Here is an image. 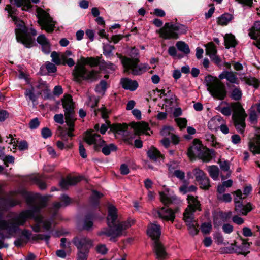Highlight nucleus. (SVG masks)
<instances>
[{
  "mask_svg": "<svg viewBox=\"0 0 260 260\" xmlns=\"http://www.w3.org/2000/svg\"><path fill=\"white\" fill-rule=\"evenodd\" d=\"M61 203L56 202L54 204L55 209L59 208L61 207L66 206L68 205L71 202L70 198L66 196L63 195L60 197Z\"/></svg>",
  "mask_w": 260,
  "mask_h": 260,
  "instance_id": "58836bf2",
  "label": "nucleus"
},
{
  "mask_svg": "<svg viewBox=\"0 0 260 260\" xmlns=\"http://www.w3.org/2000/svg\"><path fill=\"white\" fill-rule=\"evenodd\" d=\"M147 234L153 240H154V250L157 258H163L166 255L164 248L158 241L160 235V227L158 224L151 223L147 229Z\"/></svg>",
  "mask_w": 260,
  "mask_h": 260,
  "instance_id": "6e6552de",
  "label": "nucleus"
},
{
  "mask_svg": "<svg viewBox=\"0 0 260 260\" xmlns=\"http://www.w3.org/2000/svg\"><path fill=\"white\" fill-rule=\"evenodd\" d=\"M198 182L200 185V187L202 189H208L210 186L209 179L207 176L200 180Z\"/></svg>",
  "mask_w": 260,
  "mask_h": 260,
  "instance_id": "603ef678",
  "label": "nucleus"
},
{
  "mask_svg": "<svg viewBox=\"0 0 260 260\" xmlns=\"http://www.w3.org/2000/svg\"><path fill=\"white\" fill-rule=\"evenodd\" d=\"M198 142L197 144H194L190 147L187 151L188 156L193 159L195 157H201L204 161H208L211 157L208 150L202 148L201 144L198 140H194V142Z\"/></svg>",
  "mask_w": 260,
  "mask_h": 260,
  "instance_id": "9b49d317",
  "label": "nucleus"
},
{
  "mask_svg": "<svg viewBox=\"0 0 260 260\" xmlns=\"http://www.w3.org/2000/svg\"><path fill=\"white\" fill-rule=\"evenodd\" d=\"M242 94V91L239 88L234 87L231 90L230 96L233 100L238 101L241 99Z\"/></svg>",
  "mask_w": 260,
  "mask_h": 260,
  "instance_id": "79ce46f5",
  "label": "nucleus"
},
{
  "mask_svg": "<svg viewBox=\"0 0 260 260\" xmlns=\"http://www.w3.org/2000/svg\"><path fill=\"white\" fill-rule=\"evenodd\" d=\"M175 30L177 32L178 35L179 34H185L187 31V27L182 24H174Z\"/></svg>",
  "mask_w": 260,
  "mask_h": 260,
  "instance_id": "864d4df0",
  "label": "nucleus"
},
{
  "mask_svg": "<svg viewBox=\"0 0 260 260\" xmlns=\"http://www.w3.org/2000/svg\"><path fill=\"white\" fill-rule=\"evenodd\" d=\"M93 226V221L92 218L91 216H87L85 220L84 223L83 228L84 229L87 230H89L91 229Z\"/></svg>",
  "mask_w": 260,
  "mask_h": 260,
  "instance_id": "5fc2aeb1",
  "label": "nucleus"
},
{
  "mask_svg": "<svg viewBox=\"0 0 260 260\" xmlns=\"http://www.w3.org/2000/svg\"><path fill=\"white\" fill-rule=\"evenodd\" d=\"M190 221H187L186 218L184 217V220L188 227L189 233L192 235H197L199 230L196 226L197 223L193 220V217H191Z\"/></svg>",
  "mask_w": 260,
  "mask_h": 260,
  "instance_id": "72a5a7b5",
  "label": "nucleus"
},
{
  "mask_svg": "<svg viewBox=\"0 0 260 260\" xmlns=\"http://www.w3.org/2000/svg\"><path fill=\"white\" fill-rule=\"evenodd\" d=\"M246 82L249 85L253 86L255 88H257L259 86V81L253 77L247 79Z\"/></svg>",
  "mask_w": 260,
  "mask_h": 260,
  "instance_id": "0e129e2a",
  "label": "nucleus"
},
{
  "mask_svg": "<svg viewBox=\"0 0 260 260\" xmlns=\"http://www.w3.org/2000/svg\"><path fill=\"white\" fill-rule=\"evenodd\" d=\"M212 229V224L211 222H205L201 226L202 232L205 234L210 233Z\"/></svg>",
  "mask_w": 260,
  "mask_h": 260,
  "instance_id": "4d7b16f0",
  "label": "nucleus"
},
{
  "mask_svg": "<svg viewBox=\"0 0 260 260\" xmlns=\"http://www.w3.org/2000/svg\"><path fill=\"white\" fill-rule=\"evenodd\" d=\"M233 19V16L229 13L222 15L218 18V24L221 25H226Z\"/></svg>",
  "mask_w": 260,
  "mask_h": 260,
  "instance_id": "ea45409f",
  "label": "nucleus"
},
{
  "mask_svg": "<svg viewBox=\"0 0 260 260\" xmlns=\"http://www.w3.org/2000/svg\"><path fill=\"white\" fill-rule=\"evenodd\" d=\"M224 119L220 116H215L212 117L208 122V127L211 131H217Z\"/></svg>",
  "mask_w": 260,
  "mask_h": 260,
  "instance_id": "bb28decb",
  "label": "nucleus"
},
{
  "mask_svg": "<svg viewBox=\"0 0 260 260\" xmlns=\"http://www.w3.org/2000/svg\"><path fill=\"white\" fill-rule=\"evenodd\" d=\"M107 89V83L104 80H102L99 84L95 87V91L99 94L103 95Z\"/></svg>",
  "mask_w": 260,
  "mask_h": 260,
  "instance_id": "de8ad7c7",
  "label": "nucleus"
},
{
  "mask_svg": "<svg viewBox=\"0 0 260 260\" xmlns=\"http://www.w3.org/2000/svg\"><path fill=\"white\" fill-rule=\"evenodd\" d=\"M114 49L113 46L109 44H104L103 46V53L107 57H110L112 56V52Z\"/></svg>",
  "mask_w": 260,
  "mask_h": 260,
  "instance_id": "09e8293b",
  "label": "nucleus"
},
{
  "mask_svg": "<svg viewBox=\"0 0 260 260\" xmlns=\"http://www.w3.org/2000/svg\"><path fill=\"white\" fill-rule=\"evenodd\" d=\"M37 41L42 46V51L45 53H49L50 51V45L48 40L44 35H39Z\"/></svg>",
  "mask_w": 260,
  "mask_h": 260,
  "instance_id": "c756f323",
  "label": "nucleus"
},
{
  "mask_svg": "<svg viewBox=\"0 0 260 260\" xmlns=\"http://www.w3.org/2000/svg\"><path fill=\"white\" fill-rule=\"evenodd\" d=\"M116 146L113 144L106 145L103 146L102 152L106 155H109L111 152L115 151Z\"/></svg>",
  "mask_w": 260,
  "mask_h": 260,
  "instance_id": "49530a36",
  "label": "nucleus"
},
{
  "mask_svg": "<svg viewBox=\"0 0 260 260\" xmlns=\"http://www.w3.org/2000/svg\"><path fill=\"white\" fill-rule=\"evenodd\" d=\"M242 243L240 246H237L236 242L231 244L230 247H226L224 248V252L228 253H236L238 254H242L246 255L249 253L250 243L248 242L246 240L242 239Z\"/></svg>",
  "mask_w": 260,
  "mask_h": 260,
  "instance_id": "ddd939ff",
  "label": "nucleus"
},
{
  "mask_svg": "<svg viewBox=\"0 0 260 260\" xmlns=\"http://www.w3.org/2000/svg\"><path fill=\"white\" fill-rule=\"evenodd\" d=\"M147 154L150 159L155 161L160 162L164 159L162 155L154 147L151 148L148 151Z\"/></svg>",
  "mask_w": 260,
  "mask_h": 260,
  "instance_id": "2f4dec72",
  "label": "nucleus"
},
{
  "mask_svg": "<svg viewBox=\"0 0 260 260\" xmlns=\"http://www.w3.org/2000/svg\"><path fill=\"white\" fill-rule=\"evenodd\" d=\"M133 127L135 132L136 134L140 135L145 134L146 135H150L149 131L150 129L148 124L145 122H138L135 123Z\"/></svg>",
  "mask_w": 260,
  "mask_h": 260,
  "instance_id": "c85d7f7f",
  "label": "nucleus"
},
{
  "mask_svg": "<svg viewBox=\"0 0 260 260\" xmlns=\"http://www.w3.org/2000/svg\"><path fill=\"white\" fill-rule=\"evenodd\" d=\"M224 221V220L221 214H218L214 216L213 223L215 228H219Z\"/></svg>",
  "mask_w": 260,
  "mask_h": 260,
  "instance_id": "3c124183",
  "label": "nucleus"
},
{
  "mask_svg": "<svg viewBox=\"0 0 260 260\" xmlns=\"http://www.w3.org/2000/svg\"><path fill=\"white\" fill-rule=\"evenodd\" d=\"M205 139L214 147H216L219 145V143L217 142L216 138L213 134L207 133L205 135Z\"/></svg>",
  "mask_w": 260,
  "mask_h": 260,
  "instance_id": "8fccbe9b",
  "label": "nucleus"
},
{
  "mask_svg": "<svg viewBox=\"0 0 260 260\" xmlns=\"http://www.w3.org/2000/svg\"><path fill=\"white\" fill-rule=\"evenodd\" d=\"M117 209L112 205H110L108 208L107 224L108 228H103L98 232L100 236H105L110 238V240L114 241L117 237L123 235V231L134 224L133 219L128 220L125 222L117 223Z\"/></svg>",
  "mask_w": 260,
  "mask_h": 260,
  "instance_id": "f03ea898",
  "label": "nucleus"
},
{
  "mask_svg": "<svg viewBox=\"0 0 260 260\" xmlns=\"http://www.w3.org/2000/svg\"><path fill=\"white\" fill-rule=\"evenodd\" d=\"M38 22L42 29H45L48 32H51L54 30L55 22L49 14L43 9L37 7L36 9Z\"/></svg>",
  "mask_w": 260,
  "mask_h": 260,
  "instance_id": "9d476101",
  "label": "nucleus"
},
{
  "mask_svg": "<svg viewBox=\"0 0 260 260\" xmlns=\"http://www.w3.org/2000/svg\"><path fill=\"white\" fill-rule=\"evenodd\" d=\"M0 158L3 160L4 162V164L7 165L8 163H14L15 158L13 156L11 155H5L4 154H2L0 155Z\"/></svg>",
  "mask_w": 260,
  "mask_h": 260,
  "instance_id": "bf43d9fd",
  "label": "nucleus"
},
{
  "mask_svg": "<svg viewBox=\"0 0 260 260\" xmlns=\"http://www.w3.org/2000/svg\"><path fill=\"white\" fill-rule=\"evenodd\" d=\"M155 216L166 221H174L175 219V212L167 207H162L155 211Z\"/></svg>",
  "mask_w": 260,
  "mask_h": 260,
  "instance_id": "4be33fe9",
  "label": "nucleus"
},
{
  "mask_svg": "<svg viewBox=\"0 0 260 260\" xmlns=\"http://www.w3.org/2000/svg\"><path fill=\"white\" fill-rule=\"evenodd\" d=\"M208 171L210 176L214 180L218 179L219 175V169L217 167L215 166H210L208 169Z\"/></svg>",
  "mask_w": 260,
  "mask_h": 260,
  "instance_id": "c03bdc74",
  "label": "nucleus"
},
{
  "mask_svg": "<svg viewBox=\"0 0 260 260\" xmlns=\"http://www.w3.org/2000/svg\"><path fill=\"white\" fill-rule=\"evenodd\" d=\"M216 110L225 116H230L233 111V119L237 130L243 134L245 126V119L246 114L239 103L231 104L230 106L222 107L219 106Z\"/></svg>",
  "mask_w": 260,
  "mask_h": 260,
  "instance_id": "20e7f679",
  "label": "nucleus"
},
{
  "mask_svg": "<svg viewBox=\"0 0 260 260\" xmlns=\"http://www.w3.org/2000/svg\"><path fill=\"white\" fill-rule=\"evenodd\" d=\"M83 177L81 176H68L66 179H62L59 185L63 189H67L70 186L74 185L82 180Z\"/></svg>",
  "mask_w": 260,
  "mask_h": 260,
  "instance_id": "393cba45",
  "label": "nucleus"
},
{
  "mask_svg": "<svg viewBox=\"0 0 260 260\" xmlns=\"http://www.w3.org/2000/svg\"><path fill=\"white\" fill-rule=\"evenodd\" d=\"M51 57H52V61L55 64H65L66 57L64 55H62L60 53L53 51L51 53Z\"/></svg>",
  "mask_w": 260,
  "mask_h": 260,
  "instance_id": "f704fd0d",
  "label": "nucleus"
},
{
  "mask_svg": "<svg viewBox=\"0 0 260 260\" xmlns=\"http://www.w3.org/2000/svg\"><path fill=\"white\" fill-rule=\"evenodd\" d=\"M206 54L210 56V58L214 60L216 63L220 62L219 58L216 56L217 50L215 46L212 42L208 43L206 45Z\"/></svg>",
  "mask_w": 260,
  "mask_h": 260,
  "instance_id": "7c9ffc66",
  "label": "nucleus"
},
{
  "mask_svg": "<svg viewBox=\"0 0 260 260\" xmlns=\"http://www.w3.org/2000/svg\"><path fill=\"white\" fill-rule=\"evenodd\" d=\"M96 251L101 254H105L107 253L108 249L105 244H99L96 247Z\"/></svg>",
  "mask_w": 260,
  "mask_h": 260,
  "instance_id": "69168bd1",
  "label": "nucleus"
},
{
  "mask_svg": "<svg viewBox=\"0 0 260 260\" xmlns=\"http://www.w3.org/2000/svg\"><path fill=\"white\" fill-rule=\"evenodd\" d=\"M29 179L32 183L36 184L42 189H45L46 187L45 183L41 180V176L38 174L32 175L29 177Z\"/></svg>",
  "mask_w": 260,
  "mask_h": 260,
  "instance_id": "c9c22d12",
  "label": "nucleus"
},
{
  "mask_svg": "<svg viewBox=\"0 0 260 260\" xmlns=\"http://www.w3.org/2000/svg\"><path fill=\"white\" fill-rule=\"evenodd\" d=\"M158 32L160 36L164 39H176L178 38V34L175 31L174 24L172 23H165Z\"/></svg>",
  "mask_w": 260,
  "mask_h": 260,
  "instance_id": "a211bd4d",
  "label": "nucleus"
},
{
  "mask_svg": "<svg viewBox=\"0 0 260 260\" xmlns=\"http://www.w3.org/2000/svg\"><path fill=\"white\" fill-rule=\"evenodd\" d=\"M208 90L211 95L218 100H223L226 96L224 84L216 77L208 76L206 77Z\"/></svg>",
  "mask_w": 260,
  "mask_h": 260,
  "instance_id": "423d86ee",
  "label": "nucleus"
},
{
  "mask_svg": "<svg viewBox=\"0 0 260 260\" xmlns=\"http://www.w3.org/2000/svg\"><path fill=\"white\" fill-rule=\"evenodd\" d=\"M18 149L21 151L27 150L28 148V145L26 141H21L19 143L17 141V146Z\"/></svg>",
  "mask_w": 260,
  "mask_h": 260,
  "instance_id": "774afa93",
  "label": "nucleus"
},
{
  "mask_svg": "<svg viewBox=\"0 0 260 260\" xmlns=\"http://www.w3.org/2000/svg\"><path fill=\"white\" fill-rule=\"evenodd\" d=\"M98 102V99L95 97H91L90 98V102L89 103L88 105L93 109V113L95 116H98L99 115L103 119H107L108 117L110 111L106 109L105 107L102 106L100 108L94 109Z\"/></svg>",
  "mask_w": 260,
  "mask_h": 260,
  "instance_id": "aec40b11",
  "label": "nucleus"
},
{
  "mask_svg": "<svg viewBox=\"0 0 260 260\" xmlns=\"http://www.w3.org/2000/svg\"><path fill=\"white\" fill-rule=\"evenodd\" d=\"M175 121L180 129L183 128L186 126L187 120L184 118H176Z\"/></svg>",
  "mask_w": 260,
  "mask_h": 260,
  "instance_id": "052dcab7",
  "label": "nucleus"
},
{
  "mask_svg": "<svg viewBox=\"0 0 260 260\" xmlns=\"http://www.w3.org/2000/svg\"><path fill=\"white\" fill-rule=\"evenodd\" d=\"M84 140L87 144L89 145L93 144L96 150L103 146L105 143V141L102 139L101 136L94 133L93 131L86 132Z\"/></svg>",
  "mask_w": 260,
  "mask_h": 260,
  "instance_id": "6ab92c4d",
  "label": "nucleus"
},
{
  "mask_svg": "<svg viewBox=\"0 0 260 260\" xmlns=\"http://www.w3.org/2000/svg\"><path fill=\"white\" fill-rule=\"evenodd\" d=\"M116 55L120 58H121V63L126 72L131 71L133 74L137 75L141 74L150 69L149 65L146 63H142L138 65V58L131 60L127 58V57H121L118 53Z\"/></svg>",
  "mask_w": 260,
  "mask_h": 260,
  "instance_id": "1a4fd4ad",
  "label": "nucleus"
},
{
  "mask_svg": "<svg viewBox=\"0 0 260 260\" xmlns=\"http://www.w3.org/2000/svg\"><path fill=\"white\" fill-rule=\"evenodd\" d=\"M160 135L163 138H169L172 142L177 144L179 142V138L175 134L173 128L170 126H164L160 131Z\"/></svg>",
  "mask_w": 260,
  "mask_h": 260,
  "instance_id": "5701e85b",
  "label": "nucleus"
},
{
  "mask_svg": "<svg viewBox=\"0 0 260 260\" xmlns=\"http://www.w3.org/2000/svg\"><path fill=\"white\" fill-rule=\"evenodd\" d=\"M81 63H82L84 66L86 64H89L91 67L96 66L99 63V60L98 59L90 57V58H84L82 57L80 59Z\"/></svg>",
  "mask_w": 260,
  "mask_h": 260,
  "instance_id": "a19ab883",
  "label": "nucleus"
},
{
  "mask_svg": "<svg viewBox=\"0 0 260 260\" xmlns=\"http://www.w3.org/2000/svg\"><path fill=\"white\" fill-rule=\"evenodd\" d=\"M20 193L25 196L27 193L25 191L18 190L10 193L9 197H3L0 199V209L5 210L9 207H14L20 203V201L13 197L16 194ZM47 200L46 197H41L39 203L32 210H27L22 211L19 215L12 218L9 222L3 219V213H0V230H5L8 235L5 238H10L14 236L19 230V226L24 224L29 218H32L35 224L32 226V230L35 232L41 231V228L48 231L51 225V222L49 219L44 218L39 213V209L45 206Z\"/></svg>",
  "mask_w": 260,
  "mask_h": 260,
  "instance_id": "f257e3e1",
  "label": "nucleus"
},
{
  "mask_svg": "<svg viewBox=\"0 0 260 260\" xmlns=\"http://www.w3.org/2000/svg\"><path fill=\"white\" fill-rule=\"evenodd\" d=\"M73 242L78 250H89L93 246L92 240L82 236H79L74 238Z\"/></svg>",
  "mask_w": 260,
  "mask_h": 260,
  "instance_id": "f3484780",
  "label": "nucleus"
},
{
  "mask_svg": "<svg viewBox=\"0 0 260 260\" xmlns=\"http://www.w3.org/2000/svg\"><path fill=\"white\" fill-rule=\"evenodd\" d=\"M120 83L123 88L131 91L135 90L138 87V83L136 81L127 78L121 79Z\"/></svg>",
  "mask_w": 260,
  "mask_h": 260,
  "instance_id": "cd10ccee",
  "label": "nucleus"
},
{
  "mask_svg": "<svg viewBox=\"0 0 260 260\" xmlns=\"http://www.w3.org/2000/svg\"><path fill=\"white\" fill-rule=\"evenodd\" d=\"M188 207L184 213V217L186 218L187 221H190L191 217H193V213L197 211H201V204L198 200L197 197L188 195L187 196Z\"/></svg>",
  "mask_w": 260,
  "mask_h": 260,
  "instance_id": "f8f14e48",
  "label": "nucleus"
},
{
  "mask_svg": "<svg viewBox=\"0 0 260 260\" xmlns=\"http://www.w3.org/2000/svg\"><path fill=\"white\" fill-rule=\"evenodd\" d=\"M176 46L178 50L185 54H188L190 52L189 46L184 42L178 41L176 43Z\"/></svg>",
  "mask_w": 260,
  "mask_h": 260,
  "instance_id": "37998d69",
  "label": "nucleus"
},
{
  "mask_svg": "<svg viewBox=\"0 0 260 260\" xmlns=\"http://www.w3.org/2000/svg\"><path fill=\"white\" fill-rule=\"evenodd\" d=\"M255 137L250 140L249 148L253 154L260 153V127L255 129Z\"/></svg>",
  "mask_w": 260,
  "mask_h": 260,
  "instance_id": "412c9836",
  "label": "nucleus"
},
{
  "mask_svg": "<svg viewBox=\"0 0 260 260\" xmlns=\"http://www.w3.org/2000/svg\"><path fill=\"white\" fill-rule=\"evenodd\" d=\"M62 106L64 109V116L66 122L68 126L67 135L70 137L74 135L73 132L74 131V122L76 120L74 112V103L70 95H65L62 100Z\"/></svg>",
  "mask_w": 260,
  "mask_h": 260,
  "instance_id": "39448f33",
  "label": "nucleus"
},
{
  "mask_svg": "<svg viewBox=\"0 0 260 260\" xmlns=\"http://www.w3.org/2000/svg\"><path fill=\"white\" fill-rule=\"evenodd\" d=\"M128 126L127 124H114L111 126V130L115 134L116 136L124 138L127 134Z\"/></svg>",
  "mask_w": 260,
  "mask_h": 260,
  "instance_id": "a878e982",
  "label": "nucleus"
},
{
  "mask_svg": "<svg viewBox=\"0 0 260 260\" xmlns=\"http://www.w3.org/2000/svg\"><path fill=\"white\" fill-rule=\"evenodd\" d=\"M89 250H80L78 252V260H87Z\"/></svg>",
  "mask_w": 260,
  "mask_h": 260,
  "instance_id": "6e6d98bb",
  "label": "nucleus"
},
{
  "mask_svg": "<svg viewBox=\"0 0 260 260\" xmlns=\"http://www.w3.org/2000/svg\"><path fill=\"white\" fill-rule=\"evenodd\" d=\"M15 4L18 7H21L22 10L29 11L32 5L30 0H14Z\"/></svg>",
  "mask_w": 260,
  "mask_h": 260,
  "instance_id": "e433bc0d",
  "label": "nucleus"
},
{
  "mask_svg": "<svg viewBox=\"0 0 260 260\" xmlns=\"http://www.w3.org/2000/svg\"><path fill=\"white\" fill-rule=\"evenodd\" d=\"M37 88L39 90H37L35 87H32L30 89L26 90L25 95L26 97L27 100H29L32 102L36 101L37 96L35 94V92L37 94H40L44 92V93L47 94V98L48 97V95L50 93V90L48 89L47 85L45 83H40L38 86Z\"/></svg>",
  "mask_w": 260,
  "mask_h": 260,
  "instance_id": "2eb2a0df",
  "label": "nucleus"
},
{
  "mask_svg": "<svg viewBox=\"0 0 260 260\" xmlns=\"http://www.w3.org/2000/svg\"><path fill=\"white\" fill-rule=\"evenodd\" d=\"M219 78L220 79H226L229 82L232 83H238V80L235 74L232 72L223 71L219 75Z\"/></svg>",
  "mask_w": 260,
  "mask_h": 260,
  "instance_id": "473e14b6",
  "label": "nucleus"
},
{
  "mask_svg": "<svg viewBox=\"0 0 260 260\" xmlns=\"http://www.w3.org/2000/svg\"><path fill=\"white\" fill-rule=\"evenodd\" d=\"M158 92L159 93V96L161 98L163 97H169L171 95V90H169V89H161V90H157ZM167 98H165V100H166Z\"/></svg>",
  "mask_w": 260,
  "mask_h": 260,
  "instance_id": "338daca9",
  "label": "nucleus"
},
{
  "mask_svg": "<svg viewBox=\"0 0 260 260\" xmlns=\"http://www.w3.org/2000/svg\"><path fill=\"white\" fill-rule=\"evenodd\" d=\"M217 197L220 201L225 202H229L232 200L231 196L229 193L218 194Z\"/></svg>",
  "mask_w": 260,
  "mask_h": 260,
  "instance_id": "e2e57ef3",
  "label": "nucleus"
},
{
  "mask_svg": "<svg viewBox=\"0 0 260 260\" xmlns=\"http://www.w3.org/2000/svg\"><path fill=\"white\" fill-rule=\"evenodd\" d=\"M160 200L165 205L171 204H178L180 200L176 196L174 192L168 188H165L159 192Z\"/></svg>",
  "mask_w": 260,
  "mask_h": 260,
  "instance_id": "dca6fc26",
  "label": "nucleus"
},
{
  "mask_svg": "<svg viewBox=\"0 0 260 260\" xmlns=\"http://www.w3.org/2000/svg\"><path fill=\"white\" fill-rule=\"evenodd\" d=\"M235 196L234 200L235 202V210L238 214L242 215H246L248 212L251 210V204L249 203L247 204L246 205H243L241 202V200L243 199L242 193L239 189L234 192Z\"/></svg>",
  "mask_w": 260,
  "mask_h": 260,
  "instance_id": "4468645a",
  "label": "nucleus"
},
{
  "mask_svg": "<svg viewBox=\"0 0 260 260\" xmlns=\"http://www.w3.org/2000/svg\"><path fill=\"white\" fill-rule=\"evenodd\" d=\"M249 36L255 40L254 44L260 49V21H256L250 29Z\"/></svg>",
  "mask_w": 260,
  "mask_h": 260,
  "instance_id": "b1692460",
  "label": "nucleus"
},
{
  "mask_svg": "<svg viewBox=\"0 0 260 260\" xmlns=\"http://www.w3.org/2000/svg\"><path fill=\"white\" fill-rule=\"evenodd\" d=\"M6 142L9 145H13V149H16L17 146V141L16 139L13 137L12 135L9 134L8 137H7Z\"/></svg>",
  "mask_w": 260,
  "mask_h": 260,
  "instance_id": "13d9d810",
  "label": "nucleus"
},
{
  "mask_svg": "<svg viewBox=\"0 0 260 260\" xmlns=\"http://www.w3.org/2000/svg\"><path fill=\"white\" fill-rule=\"evenodd\" d=\"M5 10L8 11L10 16L16 25L15 34L17 41L24 45L26 47H31L34 40L32 36L37 35L36 31L32 28H27L26 27L24 22L18 19L14 15V9L10 5H7Z\"/></svg>",
  "mask_w": 260,
  "mask_h": 260,
  "instance_id": "7ed1b4c3",
  "label": "nucleus"
},
{
  "mask_svg": "<svg viewBox=\"0 0 260 260\" xmlns=\"http://www.w3.org/2000/svg\"><path fill=\"white\" fill-rule=\"evenodd\" d=\"M224 39L225 46L226 48L235 47L237 44L235 36L231 34H226Z\"/></svg>",
  "mask_w": 260,
  "mask_h": 260,
  "instance_id": "4c0bfd02",
  "label": "nucleus"
},
{
  "mask_svg": "<svg viewBox=\"0 0 260 260\" xmlns=\"http://www.w3.org/2000/svg\"><path fill=\"white\" fill-rule=\"evenodd\" d=\"M50 236L49 234H37L32 237V239L34 240H45L47 243H48V241L49 239Z\"/></svg>",
  "mask_w": 260,
  "mask_h": 260,
  "instance_id": "680f3d73",
  "label": "nucleus"
},
{
  "mask_svg": "<svg viewBox=\"0 0 260 260\" xmlns=\"http://www.w3.org/2000/svg\"><path fill=\"white\" fill-rule=\"evenodd\" d=\"M74 80L80 83L83 80L96 81L100 78L99 72L94 70H88L80 62H78L73 71Z\"/></svg>",
  "mask_w": 260,
  "mask_h": 260,
  "instance_id": "0eeeda50",
  "label": "nucleus"
},
{
  "mask_svg": "<svg viewBox=\"0 0 260 260\" xmlns=\"http://www.w3.org/2000/svg\"><path fill=\"white\" fill-rule=\"evenodd\" d=\"M192 173L196 178V180L199 182L206 176L205 173L199 168H195L192 171Z\"/></svg>",
  "mask_w": 260,
  "mask_h": 260,
  "instance_id": "a18cd8bd",
  "label": "nucleus"
}]
</instances>
